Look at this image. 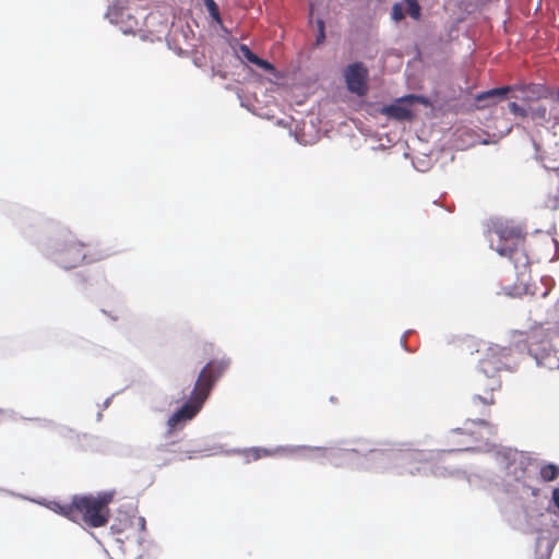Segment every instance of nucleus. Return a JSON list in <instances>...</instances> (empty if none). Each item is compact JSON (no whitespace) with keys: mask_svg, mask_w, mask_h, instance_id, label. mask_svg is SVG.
I'll list each match as a JSON object with an SVG mask.
<instances>
[{"mask_svg":"<svg viewBox=\"0 0 559 559\" xmlns=\"http://www.w3.org/2000/svg\"><path fill=\"white\" fill-rule=\"evenodd\" d=\"M229 366V360H211L200 371L191 391L190 399L168 419L169 432L181 428L185 423L191 420L202 408L216 381L224 374Z\"/></svg>","mask_w":559,"mask_h":559,"instance_id":"obj_1","label":"nucleus"},{"mask_svg":"<svg viewBox=\"0 0 559 559\" xmlns=\"http://www.w3.org/2000/svg\"><path fill=\"white\" fill-rule=\"evenodd\" d=\"M229 366V360H211L200 371L191 391L190 399L168 419L169 432L181 428L185 423L191 420L202 408L216 381L224 374Z\"/></svg>","mask_w":559,"mask_h":559,"instance_id":"obj_2","label":"nucleus"},{"mask_svg":"<svg viewBox=\"0 0 559 559\" xmlns=\"http://www.w3.org/2000/svg\"><path fill=\"white\" fill-rule=\"evenodd\" d=\"M112 500L111 491L73 496L72 522L90 528L106 526L111 515L109 504Z\"/></svg>","mask_w":559,"mask_h":559,"instance_id":"obj_3","label":"nucleus"},{"mask_svg":"<svg viewBox=\"0 0 559 559\" xmlns=\"http://www.w3.org/2000/svg\"><path fill=\"white\" fill-rule=\"evenodd\" d=\"M526 342L530 354L539 366L550 370L559 368V357L551 349L548 336L543 330L531 332Z\"/></svg>","mask_w":559,"mask_h":559,"instance_id":"obj_4","label":"nucleus"},{"mask_svg":"<svg viewBox=\"0 0 559 559\" xmlns=\"http://www.w3.org/2000/svg\"><path fill=\"white\" fill-rule=\"evenodd\" d=\"M513 90H519L523 95L521 99L523 102H534L538 100L540 98H545L547 96L546 88L540 84H527V85H520V86H501L488 90L486 92H481L476 96L477 102H485L489 100L491 104L496 103L497 98L503 99L509 92ZM487 105H490L488 103Z\"/></svg>","mask_w":559,"mask_h":559,"instance_id":"obj_5","label":"nucleus"},{"mask_svg":"<svg viewBox=\"0 0 559 559\" xmlns=\"http://www.w3.org/2000/svg\"><path fill=\"white\" fill-rule=\"evenodd\" d=\"M394 460V468L397 475H414L419 472L421 465L433 460V455L429 456L423 450H405L399 451L392 455Z\"/></svg>","mask_w":559,"mask_h":559,"instance_id":"obj_6","label":"nucleus"},{"mask_svg":"<svg viewBox=\"0 0 559 559\" xmlns=\"http://www.w3.org/2000/svg\"><path fill=\"white\" fill-rule=\"evenodd\" d=\"M490 231L498 235L501 241L520 242L525 240L526 230L514 221L498 218L491 222Z\"/></svg>","mask_w":559,"mask_h":559,"instance_id":"obj_7","label":"nucleus"},{"mask_svg":"<svg viewBox=\"0 0 559 559\" xmlns=\"http://www.w3.org/2000/svg\"><path fill=\"white\" fill-rule=\"evenodd\" d=\"M509 355L510 350L507 348H490V353L480 360V370L489 379L490 383L493 380H498L496 374L507 367Z\"/></svg>","mask_w":559,"mask_h":559,"instance_id":"obj_8","label":"nucleus"},{"mask_svg":"<svg viewBox=\"0 0 559 559\" xmlns=\"http://www.w3.org/2000/svg\"><path fill=\"white\" fill-rule=\"evenodd\" d=\"M414 103L426 104L427 100L423 96L413 94L406 95L397 99L394 104L383 107L381 112L395 120H411L413 118V114L406 104L412 105Z\"/></svg>","mask_w":559,"mask_h":559,"instance_id":"obj_9","label":"nucleus"},{"mask_svg":"<svg viewBox=\"0 0 559 559\" xmlns=\"http://www.w3.org/2000/svg\"><path fill=\"white\" fill-rule=\"evenodd\" d=\"M347 88L362 96L367 92L368 70L361 62L349 64L344 72Z\"/></svg>","mask_w":559,"mask_h":559,"instance_id":"obj_10","label":"nucleus"},{"mask_svg":"<svg viewBox=\"0 0 559 559\" xmlns=\"http://www.w3.org/2000/svg\"><path fill=\"white\" fill-rule=\"evenodd\" d=\"M500 388V381L493 380L489 383V390H485L484 394H475L467 407L471 413H479L480 415H488L489 407L496 403L493 391Z\"/></svg>","mask_w":559,"mask_h":559,"instance_id":"obj_11","label":"nucleus"},{"mask_svg":"<svg viewBox=\"0 0 559 559\" xmlns=\"http://www.w3.org/2000/svg\"><path fill=\"white\" fill-rule=\"evenodd\" d=\"M282 453H284L283 448L266 449V448L255 447V448L245 449L241 451V455L243 456L246 463H251V462L261 460L263 457L275 456V455H278Z\"/></svg>","mask_w":559,"mask_h":559,"instance_id":"obj_12","label":"nucleus"},{"mask_svg":"<svg viewBox=\"0 0 559 559\" xmlns=\"http://www.w3.org/2000/svg\"><path fill=\"white\" fill-rule=\"evenodd\" d=\"M48 508L55 513L72 521L73 516V499L70 503H61L58 501H49Z\"/></svg>","mask_w":559,"mask_h":559,"instance_id":"obj_13","label":"nucleus"},{"mask_svg":"<svg viewBox=\"0 0 559 559\" xmlns=\"http://www.w3.org/2000/svg\"><path fill=\"white\" fill-rule=\"evenodd\" d=\"M539 475L544 481H552L559 476V466L552 463L545 464L540 467Z\"/></svg>","mask_w":559,"mask_h":559,"instance_id":"obj_14","label":"nucleus"},{"mask_svg":"<svg viewBox=\"0 0 559 559\" xmlns=\"http://www.w3.org/2000/svg\"><path fill=\"white\" fill-rule=\"evenodd\" d=\"M406 2V5H407V13L409 14L411 17H413L414 20H419L420 19V11H421V8L418 3V0H404Z\"/></svg>","mask_w":559,"mask_h":559,"instance_id":"obj_15","label":"nucleus"},{"mask_svg":"<svg viewBox=\"0 0 559 559\" xmlns=\"http://www.w3.org/2000/svg\"><path fill=\"white\" fill-rule=\"evenodd\" d=\"M203 3L205 5V8L207 9L211 17L215 22L221 23L222 20H221L219 9H218V5L216 4V2L214 0H203Z\"/></svg>","mask_w":559,"mask_h":559,"instance_id":"obj_16","label":"nucleus"},{"mask_svg":"<svg viewBox=\"0 0 559 559\" xmlns=\"http://www.w3.org/2000/svg\"><path fill=\"white\" fill-rule=\"evenodd\" d=\"M239 51L242 57L252 64L258 60V56L247 45H240Z\"/></svg>","mask_w":559,"mask_h":559,"instance_id":"obj_17","label":"nucleus"},{"mask_svg":"<svg viewBox=\"0 0 559 559\" xmlns=\"http://www.w3.org/2000/svg\"><path fill=\"white\" fill-rule=\"evenodd\" d=\"M545 207L549 210L559 209V193L558 194H548L544 201Z\"/></svg>","mask_w":559,"mask_h":559,"instance_id":"obj_18","label":"nucleus"},{"mask_svg":"<svg viewBox=\"0 0 559 559\" xmlns=\"http://www.w3.org/2000/svg\"><path fill=\"white\" fill-rule=\"evenodd\" d=\"M510 112H512L515 116H520L522 118L527 117V110L520 105H518L514 102L509 103L508 105Z\"/></svg>","mask_w":559,"mask_h":559,"instance_id":"obj_19","label":"nucleus"},{"mask_svg":"<svg viewBox=\"0 0 559 559\" xmlns=\"http://www.w3.org/2000/svg\"><path fill=\"white\" fill-rule=\"evenodd\" d=\"M519 252V247H498V253L503 257L513 258Z\"/></svg>","mask_w":559,"mask_h":559,"instance_id":"obj_20","label":"nucleus"},{"mask_svg":"<svg viewBox=\"0 0 559 559\" xmlns=\"http://www.w3.org/2000/svg\"><path fill=\"white\" fill-rule=\"evenodd\" d=\"M391 17L395 21V22H399L401 20L404 19V11H403V7L402 4L400 3H395L392 8V12H391Z\"/></svg>","mask_w":559,"mask_h":559,"instance_id":"obj_21","label":"nucleus"},{"mask_svg":"<svg viewBox=\"0 0 559 559\" xmlns=\"http://www.w3.org/2000/svg\"><path fill=\"white\" fill-rule=\"evenodd\" d=\"M253 64L265 71H272L274 69L267 60L261 59L260 57H258V60H255Z\"/></svg>","mask_w":559,"mask_h":559,"instance_id":"obj_22","label":"nucleus"},{"mask_svg":"<svg viewBox=\"0 0 559 559\" xmlns=\"http://www.w3.org/2000/svg\"><path fill=\"white\" fill-rule=\"evenodd\" d=\"M533 115L537 118H540V119H545L546 118V115H547V109L546 107L542 106V107H537Z\"/></svg>","mask_w":559,"mask_h":559,"instance_id":"obj_23","label":"nucleus"},{"mask_svg":"<svg viewBox=\"0 0 559 559\" xmlns=\"http://www.w3.org/2000/svg\"><path fill=\"white\" fill-rule=\"evenodd\" d=\"M551 500L554 504L559 509V488L552 490Z\"/></svg>","mask_w":559,"mask_h":559,"instance_id":"obj_24","label":"nucleus"},{"mask_svg":"<svg viewBox=\"0 0 559 559\" xmlns=\"http://www.w3.org/2000/svg\"><path fill=\"white\" fill-rule=\"evenodd\" d=\"M325 39V32L321 29V32H319L318 36H317V44L320 45L324 41Z\"/></svg>","mask_w":559,"mask_h":559,"instance_id":"obj_25","label":"nucleus"},{"mask_svg":"<svg viewBox=\"0 0 559 559\" xmlns=\"http://www.w3.org/2000/svg\"><path fill=\"white\" fill-rule=\"evenodd\" d=\"M317 25H318V31L319 32H321V29L324 31L325 26H324L323 20H318L317 21Z\"/></svg>","mask_w":559,"mask_h":559,"instance_id":"obj_26","label":"nucleus"},{"mask_svg":"<svg viewBox=\"0 0 559 559\" xmlns=\"http://www.w3.org/2000/svg\"><path fill=\"white\" fill-rule=\"evenodd\" d=\"M75 247H66L64 250H62V254L64 255H69L71 254L72 250L74 249Z\"/></svg>","mask_w":559,"mask_h":559,"instance_id":"obj_27","label":"nucleus"},{"mask_svg":"<svg viewBox=\"0 0 559 559\" xmlns=\"http://www.w3.org/2000/svg\"><path fill=\"white\" fill-rule=\"evenodd\" d=\"M475 423H477L478 425H481V426H488L489 423L485 419H481V418H478L476 420H474Z\"/></svg>","mask_w":559,"mask_h":559,"instance_id":"obj_28","label":"nucleus"},{"mask_svg":"<svg viewBox=\"0 0 559 559\" xmlns=\"http://www.w3.org/2000/svg\"><path fill=\"white\" fill-rule=\"evenodd\" d=\"M158 451H160V452H174V453L176 452V451H174V450L168 449V447H167V445H162V447L158 449Z\"/></svg>","mask_w":559,"mask_h":559,"instance_id":"obj_29","label":"nucleus"},{"mask_svg":"<svg viewBox=\"0 0 559 559\" xmlns=\"http://www.w3.org/2000/svg\"><path fill=\"white\" fill-rule=\"evenodd\" d=\"M394 453H395V452H391V453L385 454V452H382V455H385L389 460H391V461L394 463V460L392 459V455H393Z\"/></svg>","mask_w":559,"mask_h":559,"instance_id":"obj_30","label":"nucleus"},{"mask_svg":"<svg viewBox=\"0 0 559 559\" xmlns=\"http://www.w3.org/2000/svg\"><path fill=\"white\" fill-rule=\"evenodd\" d=\"M453 432H454V433H462V432H463V429H455Z\"/></svg>","mask_w":559,"mask_h":559,"instance_id":"obj_31","label":"nucleus"},{"mask_svg":"<svg viewBox=\"0 0 559 559\" xmlns=\"http://www.w3.org/2000/svg\"><path fill=\"white\" fill-rule=\"evenodd\" d=\"M552 241H554V245H555V246H558V245H559V242H558L556 239H552Z\"/></svg>","mask_w":559,"mask_h":559,"instance_id":"obj_32","label":"nucleus"}]
</instances>
